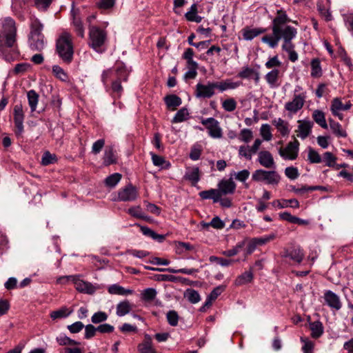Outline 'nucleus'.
I'll list each match as a JSON object with an SVG mask.
<instances>
[{"mask_svg":"<svg viewBox=\"0 0 353 353\" xmlns=\"http://www.w3.org/2000/svg\"><path fill=\"white\" fill-rule=\"evenodd\" d=\"M292 21L286 12L283 9L276 11V16L272 21V34H266L261 38V41L271 48L277 47L280 40L283 39L282 50L289 54V59L292 62L298 60L299 56L294 50L295 46L292 40L296 37L297 30L287 23Z\"/></svg>","mask_w":353,"mask_h":353,"instance_id":"obj_1","label":"nucleus"},{"mask_svg":"<svg viewBox=\"0 0 353 353\" xmlns=\"http://www.w3.org/2000/svg\"><path fill=\"white\" fill-rule=\"evenodd\" d=\"M16 37L15 21L10 17L1 18L0 19V54H3L6 48L14 46Z\"/></svg>","mask_w":353,"mask_h":353,"instance_id":"obj_2","label":"nucleus"},{"mask_svg":"<svg viewBox=\"0 0 353 353\" xmlns=\"http://www.w3.org/2000/svg\"><path fill=\"white\" fill-rule=\"evenodd\" d=\"M56 52L63 63L66 64L72 63L74 57V46L72 36L69 32H63L57 39Z\"/></svg>","mask_w":353,"mask_h":353,"instance_id":"obj_3","label":"nucleus"},{"mask_svg":"<svg viewBox=\"0 0 353 353\" xmlns=\"http://www.w3.org/2000/svg\"><path fill=\"white\" fill-rule=\"evenodd\" d=\"M129 75V71L123 63H117L115 68V79L112 81L111 89L114 94L120 97L123 88L121 85V81H127Z\"/></svg>","mask_w":353,"mask_h":353,"instance_id":"obj_4","label":"nucleus"},{"mask_svg":"<svg viewBox=\"0 0 353 353\" xmlns=\"http://www.w3.org/2000/svg\"><path fill=\"white\" fill-rule=\"evenodd\" d=\"M89 36L91 47L98 51V48L102 46L105 41V32L98 27L92 26L90 28Z\"/></svg>","mask_w":353,"mask_h":353,"instance_id":"obj_5","label":"nucleus"},{"mask_svg":"<svg viewBox=\"0 0 353 353\" xmlns=\"http://www.w3.org/2000/svg\"><path fill=\"white\" fill-rule=\"evenodd\" d=\"M299 150V142L296 139L290 141L285 148H280L279 155L285 160H294L297 158Z\"/></svg>","mask_w":353,"mask_h":353,"instance_id":"obj_6","label":"nucleus"},{"mask_svg":"<svg viewBox=\"0 0 353 353\" xmlns=\"http://www.w3.org/2000/svg\"><path fill=\"white\" fill-rule=\"evenodd\" d=\"M25 114L21 103L16 104L13 108V120L16 130L15 134L21 136L24 131L23 121Z\"/></svg>","mask_w":353,"mask_h":353,"instance_id":"obj_7","label":"nucleus"},{"mask_svg":"<svg viewBox=\"0 0 353 353\" xmlns=\"http://www.w3.org/2000/svg\"><path fill=\"white\" fill-rule=\"evenodd\" d=\"M138 196V189L130 183L119 190L117 200L123 202H130L135 201Z\"/></svg>","mask_w":353,"mask_h":353,"instance_id":"obj_8","label":"nucleus"},{"mask_svg":"<svg viewBox=\"0 0 353 353\" xmlns=\"http://www.w3.org/2000/svg\"><path fill=\"white\" fill-rule=\"evenodd\" d=\"M305 97L306 96L303 93L294 94L292 101L285 104V109L291 114H296L303 107Z\"/></svg>","mask_w":353,"mask_h":353,"instance_id":"obj_9","label":"nucleus"},{"mask_svg":"<svg viewBox=\"0 0 353 353\" xmlns=\"http://www.w3.org/2000/svg\"><path fill=\"white\" fill-rule=\"evenodd\" d=\"M74 285L75 289L81 293L92 294L97 290L91 283L84 281L81 274H75Z\"/></svg>","mask_w":353,"mask_h":353,"instance_id":"obj_10","label":"nucleus"},{"mask_svg":"<svg viewBox=\"0 0 353 353\" xmlns=\"http://www.w3.org/2000/svg\"><path fill=\"white\" fill-rule=\"evenodd\" d=\"M201 123L208 130V134L211 137L221 138L222 137V130L219 127V123L214 118L203 119Z\"/></svg>","mask_w":353,"mask_h":353,"instance_id":"obj_11","label":"nucleus"},{"mask_svg":"<svg viewBox=\"0 0 353 353\" xmlns=\"http://www.w3.org/2000/svg\"><path fill=\"white\" fill-rule=\"evenodd\" d=\"M216 88L214 82H208L206 85L199 83L196 85L195 96L197 98H211L214 94Z\"/></svg>","mask_w":353,"mask_h":353,"instance_id":"obj_12","label":"nucleus"},{"mask_svg":"<svg viewBox=\"0 0 353 353\" xmlns=\"http://www.w3.org/2000/svg\"><path fill=\"white\" fill-rule=\"evenodd\" d=\"M323 299L325 303L332 309L339 310L342 307L340 297L331 290L324 292Z\"/></svg>","mask_w":353,"mask_h":353,"instance_id":"obj_13","label":"nucleus"},{"mask_svg":"<svg viewBox=\"0 0 353 353\" xmlns=\"http://www.w3.org/2000/svg\"><path fill=\"white\" fill-rule=\"evenodd\" d=\"M235 189L236 184L232 178L223 179L218 184V190L221 197L223 195L234 193Z\"/></svg>","mask_w":353,"mask_h":353,"instance_id":"obj_14","label":"nucleus"},{"mask_svg":"<svg viewBox=\"0 0 353 353\" xmlns=\"http://www.w3.org/2000/svg\"><path fill=\"white\" fill-rule=\"evenodd\" d=\"M281 256L283 258L289 257L294 262L300 263L303 259L304 254L300 248L294 247L285 250Z\"/></svg>","mask_w":353,"mask_h":353,"instance_id":"obj_15","label":"nucleus"},{"mask_svg":"<svg viewBox=\"0 0 353 353\" xmlns=\"http://www.w3.org/2000/svg\"><path fill=\"white\" fill-rule=\"evenodd\" d=\"M266 31L267 29L263 28H250L249 27H245L241 30L243 38L246 41H250Z\"/></svg>","mask_w":353,"mask_h":353,"instance_id":"obj_16","label":"nucleus"},{"mask_svg":"<svg viewBox=\"0 0 353 353\" xmlns=\"http://www.w3.org/2000/svg\"><path fill=\"white\" fill-rule=\"evenodd\" d=\"M117 162V156L113 146L107 147L105 150L103 157V165L108 166L112 164H115Z\"/></svg>","mask_w":353,"mask_h":353,"instance_id":"obj_17","label":"nucleus"},{"mask_svg":"<svg viewBox=\"0 0 353 353\" xmlns=\"http://www.w3.org/2000/svg\"><path fill=\"white\" fill-rule=\"evenodd\" d=\"M300 124L298 126L299 134L298 136L302 139L307 137L312 132L313 123L310 121H299Z\"/></svg>","mask_w":353,"mask_h":353,"instance_id":"obj_18","label":"nucleus"},{"mask_svg":"<svg viewBox=\"0 0 353 353\" xmlns=\"http://www.w3.org/2000/svg\"><path fill=\"white\" fill-rule=\"evenodd\" d=\"M280 71L278 69H272L265 75V79L271 88H276L279 86L278 83Z\"/></svg>","mask_w":353,"mask_h":353,"instance_id":"obj_19","label":"nucleus"},{"mask_svg":"<svg viewBox=\"0 0 353 353\" xmlns=\"http://www.w3.org/2000/svg\"><path fill=\"white\" fill-rule=\"evenodd\" d=\"M216 88L219 89L220 92H223L227 90H233L239 87L242 83L240 81L233 82L231 79H226L220 82H214Z\"/></svg>","mask_w":353,"mask_h":353,"instance_id":"obj_20","label":"nucleus"},{"mask_svg":"<svg viewBox=\"0 0 353 353\" xmlns=\"http://www.w3.org/2000/svg\"><path fill=\"white\" fill-rule=\"evenodd\" d=\"M30 48L33 50L41 51L45 46L44 35L29 37Z\"/></svg>","mask_w":353,"mask_h":353,"instance_id":"obj_21","label":"nucleus"},{"mask_svg":"<svg viewBox=\"0 0 353 353\" xmlns=\"http://www.w3.org/2000/svg\"><path fill=\"white\" fill-rule=\"evenodd\" d=\"M199 196L203 199H212L214 203H218L221 197L218 188L201 191L199 192Z\"/></svg>","mask_w":353,"mask_h":353,"instance_id":"obj_22","label":"nucleus"},{"mask_svg":"<svg viewBox=\"0 0 353 353\" xmlns=\"http://www.w3.org/2000/svg\"><path fill=\"white\" fill-rule=\"evenodd\" d=\"M254 275L251 270L245 271L236 277L234 281V285L241 286L251 283L253 280Z\"/></svg>","mask_w":353,"mask_h":353,"instance_id":"obj_23","label":"nucleus"},{"mask_svg":"<svg viewBox=\"0 0 353 353\" xmlns=\"http://www.w3.org/2000/svg\"><path fill=\"white\" fill-rule=\"evenodd\" d=\"M272 205L279 208H285L288 207H292L294 208H298L299 207V201L295 199H283V200H275L272 201Z\"/></svg>","mask_w":353,"mask_h":353,"instance_id":"obj_24","label":"nucleus"},{"mask_svg":"<svg viewBox=\"0 0 353 353\" xmlns=\"http://www.w3.org/2000/svg\"><path fill=\"white\" fill-rule=\"evenodd\" d=\"M259 161L261 165L268 168L274 164L273 157L268 151H261L259 153Z\"/></svg>","mask_w":353,"mask_h":353,"instance_id":"obj_25","label":"nucleus"},{"mask_svg":"<svg viewBox=\"0 0 353 353\" xmlns=\"http://www.w3.org/2000/svg\"><path fill=\"white\" fill-rule=\"evenodd\" d=\"M309 327L311 330L312 338L318 339L323 334V326L319 321H315L309 323Z\"/></svg>","mask_w":353,"mask_h":353,"instance_id":"obj_26","label":"nucleus"},{"mask_svg":"<svg viewBox=\"0 0 353 353\" xmlns=\"http://www.w3.org/2000/svg\"><path fill=\"white\" fill-rule=\"evenodd\" d=\"M273 125L283 137L288 136L290 133L289 124L283 119L279 118L272 121Z\"/></svg>","mask_w":353,"mask_h":353,"instance_id":"obj_27","label":"nucleus"},{"mask_svg":"<svg viewBox=\"0 0 353 353\" xmlns=\"http://www.w3.org/2000/svg\"><path fill=\"white\" fill-rule=\"evenodd\" d=\"M198 9L197 5L196 3H193L188 12H187L185 14V17L188 21H194L196 23H200L202 20V17L197 14Z\"/></svg>","mask_w":353,"mask_h":353,"instance_id":"obj_28","label":"nucleus"},{"mask_svg":"<svg viewBox=\"0 0 353 353\" xmlns=\"http://www.w3.org/2000/svg\"><path fill=\"white\" fill-rule=\"evenodd\" d=\"M43 26L38 19H31L30 33L29 37L43 35L42 34Z\"/></svg>","mask_w":353,"mask_h":353,"instance_id":"obj_29","label":"nucleus"},{"mask_svg":"<svg viewBox=\"0 0 353 353\" xmlns=\"http://www.w3.org/2000/svg\"><path fill=\"white\" fill-rule=\"evenodd\" d=\"M225 286L219 285L216 287L208 296L203 307H209L212 305V301L216 300L217 297L224 291Z\"/></svg>","mask_w":353,"mask_h":353,"instance_id":"obj_30","label":"nucleus"},{"mask_svg":"<svg viewBox=\"0 0 353 353\" xmlns=\"http://www.w3.org/2000/svg\"><path fill=\"white\" fill-rule=\"evenodd\" d=\"M164 101L168 108H172V110H175L182 103L181 99L176 94L167 95L164 98Z\"/></svg>","mask_w":353,"mask_h":353,"instance_id":"obj_31","label":"nucleus"},{"mask_svg":"<svg viewBox=\"0 0 353 353\" xmlns=\"http://www.w3.org/2000/svg\"><path fill=\"white\" fill-rule=\"evenodd\" d=\"M312 119L322 128L327 129L328 125L325 120V113L320 110H315L312 112Z\"/></svg>","mask_w":353,"mask_h":353,"instance_id":"obj_32","label":"nucleus"},{"mask_svg":"<svg viewBox=\"0 0 353 353\" xmlns=\"http://www.w3.org/2000/svg\"><path fill=\"white\" fill-rule=\"evenodd\" d=\"M72 312V310H70L67 307L64 306L59 310L51 312L50 316L52 319L57 320L68 317Z\"/></svg>","mask_w":353,"mask_h":353,"instance_id":"obj_33","label":"nucleus"},{"mask_svg":"<svg viewBox=\"0 0 353 353\" xmlns=\"http://www.w3.org/2000/svg\"><path fill=\"white\" fill-rule=\"evenodd\" d=\"M246 245V240H243L236 243V245L232 249L225 250L222 252V254L225 256L231 257L239 254Z\"/></svg>","mask_w":353,"mask_h":353,"instance_id":"obj_34","label":"nucleus"},{"mask_svg":"<svg viewBox=\"0 0 353 353\" xmlns=\"http://www.w3.org/2000/svg\"><path fill=\"white\" fill-rule=\"evenodd\" d=\"M280 217L290 223H296L298 225H307L309 223L307 220L301 219L295 216H292L291 214L286 212L280 214Z\"/></svg>","mask_w":353,"mask_h":353,"instance_id":"obj_35","label":"nucleus"},{"mask_svg":"<svg viewBox=\"0 0 353 353\" xmlns=\"http://www.w3.org/2000/svg\"><path fill=\"white\" fill-rule=\"evenodd\" d=\"M323 72L319 59L315 58L311 61V76L313 78H319L322 76Z\"/></svg>","mask_w":353,"mask_h":353,"instance_id":"obj_36","label":"nucleus"},{"mask_svg":"<svg viewBox=\"0 0 353 353\" xmlns=\"http://www.w3.org/2000/svg\"><path fill=\"white\" fill-rule=\"evenodd\" d=\"M108 292L112 294L128 295L133 293V290L125 289L121 285L114 284L108 288Z\"/></svg>","mask_w":353,"mask_h":353,"instance_id":"obj_37","label":"nucleus"},{"mask_svg":"<svg viewBox=\"0 0 353 353\" xmlns=\"http://www.w3.org/2000/svg\"><path fill=\"white\" fill-rule=\"evenodd\" d=\"M27 97L31 112H33L36 110L37 108V105L39 101V95L34 90H31L28 92Z\"/></svg>","mask_w":353,"mask_h":353,"instance_id":"obj_38","label":"nucleus"},{"mask_svg":"<svg viewBox=\"0 0 353 353\" xmlns=\"http://www.w3.org/2000/svg\"><path fill=\"white\" fill-rule=\"evenodd\" d=\"M56 341L57 343L61 346L75 345L79 344L78 341L69 338L65 334H60L57 336L56 337Z\"/></svg>","mask_w":353,"mask_h":353,"instance_id":"obj_39","label":"nucleus"},{"mask_svg":"<svg viewBox=\"0 0 353 353\" xmlns=\"http://www.w3.org/2000/svg\"><path fill=\"white\" fill-rule=\"evenodd\" d=\"M131 310V304L128 301L120 302L117 306V314L119 316H123L130 312Z\"/></svg>","mask_w":353,"mask_h":353,"instance_id":"obj_40","label":"nucleus"},{"mask_svg":"<svg viewBox=\"0 0 353 353\" xmlns=\"http://www.w3.org/2000/svg\"><path fill=\"white\" fill-rule=\"evenodd\" d=\"M141 231L144 235L150 236L152 239L157 240L159 242H161L164 239L163 235L157 234L148 227L141 226Z\"/></svg>","mask_w":353,"mask_h":353,"instance_id":"obj_41","label":"nucleus"},{"mask_svg":"<svg viewBox=\"0 0 353 353\" xmlns=\"http://www.w3.org/2000/svg\"><path fill=\"white\" fill-rule=\"evenodd\" d=\"M189 112L187 108H182L180 109L173 117L172 123H181L188 119Z\"/></svg>","mask_w":353,"mask_h":353,"instance_id":"obj_42","label":"nucleus"},{"mask_svg":"<svg viewBox=\"0 0 353 353\" xmlns=\"http://www.w3.org/2000/svg\"><path fill=\"white\" fill-rule=\"evenodd\" d=\"M57 158L56 154L50 153L49 151H46L41 157V164L43 165H48L53 164L57 162Z\"/></svg>","mask_w":353,"mask_h":353,"instance_id":"obj_43","label":"nucleus"},{"mask_svg":"<svg viewBox=\"0 0 353 353\" xmlns=\"http://www.w3.org/2000/svg\"><path fill=\"white\" fill-rule=\"evenodd\" d=\"M52 73L57 79L62 81H66L68 79L67 73L61 67L58 65H54L52 66Z\"/></svg>","mask_w":353,"mask_h":353,"instance_id":"obj_44","label":"nucleus"},{"mask_svg":"<svg viewBox=\"0 0 353 353\" xmlns=\"http://www.w3.org/2000/svg\"><path fill=\"white\" fill-rule=\"evenodd\" d=\"M128 212L134 217L148 220V216L144 215L141 207L139 205L129 208Z\"/></svg>","mask_w":353,"mask_h":353,"instance_id":"obj_45","label":"nucleus"},{"mask_svg":"<svg viewBox=\"0 0 353 353\" xmlns=\"http://www.w3.org/2000/svg\"><path fill=\"white\" fill-rule=\"evenodd\" d=\"M322 158V162H324L328 167H334L336 158L330 152H325Z\"/></svg>","mask_w":353,"mask_h":353,"instance_id":"obj_46","label":"nucleus"},{"mask_svg":"<svg viewBox=\"0 0 353 353\" xmlns=\"http://www.w3.org/2000/svg\"><path fill=\"white\" fill-rule=\"evenodd\" d=\"M307 159L312 163H320L322 162V158L320 154L312 148L308 149Z\"/></svg>","mask_w":353,"mask_h":353,"instance_id":"obj_47","label":"nucleus"},{"mask_svg":"<svg viewBox=\"0 0 353 353\" xmlns=\"http://www.w3.org/2000/svg\"><path fill=\"white\" fill-rule=\"evenodd\" d=\"M185 296L192 303H198L201 298L197 291L194 290H188L185 293Z\"/></svg>","mask_w":353,"mask_h":353,"instance_id":"obj_48","label":"nucleus"},{"mask_svg":"<svg viewBox=\"0 0 353 353\" xmlns=\"http://www.w3.org/2000/svg\"><path fill=\"white\" fill-rule=\"evenodd\" d=\"M138 350L140 353H157L152 343L142 342L138 345Z\"/></svg>","mask_w":353,"mask_h":353,"instance_id":"obj_49","label":"nucleus"},{"mask_svg":"<svg viewBox=\"0 0 353 353\" xmlns=\"http://www.w3.org/2000/svg\"><path fill=\"white\" fill-rule=\"evenodd\" d=\"M142 299L146 301H151L154 299L157 296V291L154 288H147L142 293Z\"/></svg>","mask_w":353,"mask_h":353,"instance_id":"obj_50","label":"nucleus"},{"mask_svg":"<svg viewBox=\"0 0 353 353\" xmlns=\"http://www.w3.org/2000/svg\"><path fill=\"white\" fill-rule=\"evenodd\" d=\"M246 240V245L244 252V256L246 257L247 256L251 254L256 248V243L254 239L248 240V239H245Z\"/></svg>","mask_w":353,"mask_h":353,"instance_id":"obj_51","label":"nucleus"},{"mask_svg":"<svg viewBox=\"0 0 353 353\" xmlns=\"http://www.w3.org/2000/svg\"><path fill=\"white\" fill-rule=\"evenodd\" d=\"M332 132L338 137L345 138L347 134L345 130L343 129L341 125L339 123H334L330 128Z\"/></svg>","mask_w":353,"mask_h":353,"instance_id":"obj_52","label":"nucleus"},{"mask_svg":"<svg viewBox=\"0 0 353 353\" xmlns=\"http://www.w3.org/2000/svg\"><path fill=\"white\" fill-rule=\"evenodd\" d=\"M222 107L227 112H232L236 108V102L233 98L227 99L222 103Z\"/></svg>","mask_w":353,"mask_h":353,"instance_id":"obj_53","label":"nucleus"},{"mask_svg":"<svg viewBox=\"0 0 353 353\" xmlns=\"http://www.w3.org/2000/svg\"><path fill=\"white\" fill-rule=\"evenodd\" d=\"M301 341L303 343V345L302 347V350L303 353H312L313 349L314 347V343L308 340L307 339L301 337Z\"/></svg>","mask_w":353,"mask_h":353,"instance_id":"obj_54","label":"nucleus"},{"mask_svg":"<svg viewBox=\"0 0 353 353\" xmlns=\"http://www.w3.org/2000/svg\"><path fill=\"white\" fill-rule=\"evenodd\" d=\"M209 261L211 263L216 262V263H217L218 264H219L220 265H221L223 267H228V266L232 264V261H233L232 260H230V259L219 258V257H217V256H210Z\"/></svg>","mask_w":353,"mask_h":353,"instance_id":"obj_55","label":"nucleus"},{"mask_svg":"<svg viewBox=\"0 0 353 353\" xmlns=\"http://www.w3.org/2000/svg\"><path fill=\"white\" fill-rule=\"evenodd\" d=\"M260 133L265 141H270L272 135L270 131V126L268 124H263L260 129Z\"/></svg>","mask_w":353,"mask_h":353,"instance_id":"obj_56","label":"nucleus"},{"mask_svg":"<svg viewBox=\"0 0 353 353\" xmlns=\"http://www.w3.org/2000/svg\"><path fill=\"white\" fill-rule=\"evenodd\" d=\"M253 137V134L251 130L244 128L240 132L239 139L245 143H248Z\"/></svg>","mask_w":353,"mask_h":353,"instance_id":"obj_57","label":"nucleus"},{"mask_svg":"<svg viewBox=\"0 0 353 353\" xmlns=\"http://www.w3.org/2000/svg\"><path fill=\"white\" fill-rule=\"evenodd\" d=\"M108 319V315L104 312H98L94 313L92 318L91 321L93 323H99L103 321H105Z\"/></svg>","mask_w":353,"mask_h":353,"instance_id":"obj_58","label":"nucleus"},{"mask_svg":"<svg viewBox=\"0 0 353 353\" xmlns=\"http://www.w3.org/2000/svg\"><path fill=\"white\" fill-rule=\"evenodd\" d=\"M254 73H255V70L253 68L245 66L242 68L241 71L238 73L237 76L241 79H248L253 75Z\"/></svg>","mask_w":353,"mask_h":353,"instance_id":"obj_59","label":"nucleus"},{"mask_svg":"<svg viewBox=\"0 0 353 353\" xmlns=\"http://www.w3.org/2000/svg\"><path fill=\"white\" fill-rule=\"evenodd\" d=\"M168 323L172 326H176L178 324L179 316L178 314L174 311L170 310L166 315Z\"/></svg>","mask_w":353,"mask_h":353,"instance_id":"obj_60","label":"nucleus"},{"mask_svg":"<svg viewBox=\"0 0 353 353\" xmlns=\"http://www.w3.org/2000/svg\"><path fill=\"white\" fill-rule=\"evenodd\" d=\"M281 62L279 60L278 56H274L270 58L268 61L265 63V66L268 69H275L276 67H280Z\"/></svg>","mask_w":353,"mask_h":353,"instance_id":"obj_61","label":"nucleus"},{"mask_svg":"<svg viewBox=\"0 0 353 353\" xmlns=\"http://www.w3.org/2000/svg\"><path fill=\"white\" fill-rule=\"evenodd\" d=\"M343 104L339 98H334L332 101V105L330 110L332 113H334V112H339L343 110Z\"/></svg>","mask_w":353,"mask_h":353,"instance_id":"obj_62","label":"nucleus"},{"mask_svg":"<svg viewBox=\"0 0 353 353\" xmlns=\"http://www.w3.org/2000/svg\"><path fill=\"white\" fill-rule=\"evenodd\" d=\"M112 77H115V70L110 68L103 72L101 74V81L104 85H106L109 79Z\"/></svg>","mask_w":353,"mask_h":353,"instance_id":"obj_63","label":"nucleus"},{"mask_svg":"<svg viewBox=\"0 0 353 353\" xmlns=\"http://www.w3.org/2000/svg\"><path fill=\"white\" fill-rule=\"evenodd\" d=\"M67 327L71 333L76 334L82 330V329L84 327V325L81 321H77L71 325H68Z\"/></svg>","mask_w":353,"mask_h":353,"instance_id":"obj_64","label":"nucleus"}]
</instances>
